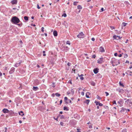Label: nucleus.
I'll return each instance as SVG.
<instances>
[{"mask_svg":"<svg viewBox=\"0 0 132 132\" xmlns=\"http://www.w3.org/2000/svg\"><path fill=\"white\" fill-rule=\"evenodd\" d=\"M81 94L82 95H84V92H82L81 93Z\"/></svg>","mask_w":132,"mask_h":132,"instance_id":"obj_64","label":"nucleus"},{"mask_svg":"<svg viewBox=\"0 0 132 132\" xmlns=\"http://www.w3.org/2000/svg\"><path fill=\"white\" fill-rule=\"evenodd\" d=\"M68 100V98L67 97H65L64 98V101L65 102V103L66 104H68L69 102L68 101H67V100Z\"/></svg>","mask_w":132,"mask_h":132,"instance_id":"obj_18","label":"nucleus"},{"mask_svg":"<svg viewBox=\"0 0 132 132\" xmlns=\"http://www.w3.org/2000/svg\"><path fill=\"white\" fill-rule=\"evenodd\" d=\"M63 110H64L68 111L69 110V108L66 106H64L63 108Z\"/></svg>","mask_w":132,"mask_h":132,"instance_id":"obj_20","label":"nucleus"},{"mask_svg":"<svg viewBox=\"0 0 132 132\" xmlns=\"http://www.w3.org/2000/svg\"><path fill=\"white\" fill-rule=\"evenodd\" d=\"M127 24V23H125L124 22H123L122 23V25L124 27Z\"/></svg>","mask_w":132,"mask_h":132,"instance_id":"obj_28","label":"nucleus"},{"mask_svg":"<svg viewBox=\"0 0 132 132\" xmlns=\"http://www.w3.org/2000/svg\"><path fill=\"white\" fill-rule=\"evenodd\" d=\"M22 23L17 24V25H19V26H21L22 25Z\"/></svg>","mask_w":132,"mask_h":132,"instance_id":"obj_61","label":"nucleus"},{"mask_svg":"<svg viewBox=\"0 0 132 132\" xmlns=\"http://www.w3.org/2000/svg\"><path fill=\"white\" fill-rule=\"evenodd\" d=\"M126 73L127 75L131 76V73H132V72L128 70L127 71Z\"/></svg>","mask_w":132,"mask_h":132,"instance_id":"obj_15","label":"nucleus"},{"mask_svg":"<svg viewBox=\"0 0 132 132\" xmlns=\"http://www.w3.org/2000/svg\"><path fill=\"white\" fill-rule=\"evenodd\" d=\"M122 132H127V130L126 129H123L122 131Z\"/></svg>","mask_w":132,"mask_h":132,"instance_id":"obj_38","label":"nucleus"},{"mask_svg":"<svg viewBox=\"0 0 132 132\" xmlns=\"http://www.w3.org/2000/svg\"><path fill=\"white\" fill-rule=\"evenodd\" d=\"M122 56V54H120L119 55H118V56H119V57H121Z\"/></svg>","mask_w":132,"mask_h":132,"instance_id":"obj_62","label":"nucleus"},{"mask_svg":"<svg viewBox=\"0 0 132 132\" xmlns=\"http://www.w3.org/2000/svg\"><path fill=\"white\" fill-rule=\"evenodd\" d=\"M11 21L12 23L16 24L20 22V20L18 17L14 16L12 18Z\"/></svg>","mask_w":132,"mask_h":132,"instance_id":"obj_1","label":"nucleus"},{"mask_svg":"<svg viewBox=\"0 0 132 132\" xmlns=\"http://www.w3.org/2000/svg\"><path fill=\"white\" fill-rule=\"evenodd\" d=\"M80 77V79L82 80L84 79V78L83 77Z\"/></svg>","mask_w":132,"mask_h":132,"instance_id":"obj_50","label":"nucleus"},{"mask_svg":"<svg viewBox=\"0 0 132 132\" xmlns=\"http://www.w3.org/2000/svg\"><path fill=\"white\" fill-rule=\"evenodd\" d=\"M99 105L100 106H103V104L101 103H100L99 104Z\"/></svg>","mask_w":132,"mask_h":132,"instance_id":"obj_51","label":"nucleus"},{"mask_svg":"<svg viewBox=\"0 0 132 132\" xmlns=\"http://www.w3.org/2000/svg\"><path fill=\"white\" fill-rule=\"evenodd\" d=\"M113 104H117L116 103V101L115 100L113 101Z\"/></svg>","mask_w":132,"mask_h":132,"instance_id":"obj_42","label":"nucleus"},{"mask_svg":"<svg viewBox=\"0 0 132 132\" xmlns=\"http://www.w3.org/2000/svg\"><path fill=\"white\" fill-rule=\"evenodd\" d=\"M120 111L121 112L123 113H126L127 112V109L123 107H122L121 108V110Z\"/></svg>","mask_w":132,"mask_h":132,"instance_id":"obj_4","label":"nucleus"},{"mask_svg":"<svg viewBox=\"0 0 132 132\" xmlns=\"http://www.w3.org/2000/svg\"><path fill=\"white\" fill-rule=\"evenodd\" d=\"M96 98L97 99H99L100 100L102 98L101 97H100L98 95H97L96 97Z\"/></svg>","mask_w":132,"mask_h":132,"instance_id":"obj_35","label":"nucleus"},{"mask_svg":"<svg viewBox=\"0 0 132 132\" xmlns=\"http://www.w3.org/2000/svg\"><path fill=\"white\" fill-rule=\"evenodd\" d=\"M53 118L54 119H55V120H56V121H58V117H57V118H55L54 117H53Z\"/></svg>","mask_w":132,"mask_h":132,"instance_id":"obj_48","label":"nucleus"},{"mask_svg":"<svg viewBox=\"0 0 132 132\" xmlns=\"http://www.w3.org/2000/svg\"><path fill=\"white\" fill-rule=\"evenodd\" d=\"M77 8L78 9H82V6L80 5H78L77 6Z\"/></svg>","mask_w":132,"mask_h":132,"instance_id":"obj_23","label":"nucleus"},{"mask_svg":"<svg viewBox=\"0 0 132 132\" xmlns=\"http://www.w3.org/2000/svg\"><path fill=\"white\" fill-rule=\"evenodd\" d=\"M91 40L92 41H94L95 40V38H92L91 39Z\"/></svg>","mask_w":132,"mask_h":132,"instance_id":"obj_55","label":"nucleus"},{"mask_svg":"<svg viewBox=\"0 0 132 132\" xmlns=\"http://www.w3.org/2000/svg\"><path fill=\"white\" fill-rule=\"evenodd\" d=\"M101 10L102 11L101 12L103 11H104V9L102 7L101 8ZM100 12H101V11H100Z\"/></svg>","mask_w":132,"mask_h":132,"instance_id":"obj_56","label":"nucleus"},{"mask_svg":"<svg viewBox=\"0 0 132 132\" xmlns=\"http://www.w3.org/2000/svg\"><path fill=\"white\" fill-rule=\"evenodd\" d=\"M54 35L55 36H56L57 35V32L56 31L54 30L53 32Z\"/></svg>","mask_w":132,"mask_h":132,"instance_id":"obj_16","label":"nucleus"},{"mask_svg":"<svg viewBox=\"0 0 132 132\" xmlns=\"http://www.w3.org/2000/svg\"><path fill=\"white\" fill-rule=\"evenodd\" d=\"M66 44L70 45V41H67L66 42Z\"/></svg>","mask_w":132,"mask_h":132,"instance_id":"obj_37","label":"nucleus"},{"mask_svg":"<svg viewBox=\"0 0 132 132\" xmlns=\"http://www.w3.org/2000/svg\"><path fill=\"white\" fill-rule=\"evenodd\" d=\"M103 57L100 58L97 60V63L99 64H101L103 62Z\"/></svg>","mask_w":132,"mask_h":132,"instance_id":"obj_6","label":"nucleus"},{"mask_svg":"<svg viewBox=\"0 0 132 132\" xmlns=\"http://www.w3.org/2000/svg\"><path fill=\"white\" fill-rule=\"evenodd\" d=\"M67 64L68 66H70L71 65V63H70L68 62V63Z\"/></svg>","mask_w":132,"mask_h":132,"instance_id":"obj_43","label":"nucleus"},{"mask_svg":"<svg viewBox=\"0 0 132 132\" xmlns=\"http://www.w3.org/2000/svg\"><path fill=\"white\" fill-rule=\"evenodd\" d=\"M22 63V61L21 60L20 61V62H18V63H16V64H15L14 65V67H18L20 65V64Z\"/></svg>","mask_w":132,"mask_h":132,"instance_id":"obj_7","label":"nucleus"},{"mask_svg":"<svg viewBox=\"0 0 132 132\" xmlns=\"http://www.w3.org/2000/svg\"><path fill=\"white\" fill-rule=\"evenodd\" d=\"M62 16L64 17H65L67 16V15L66 13H64Z\"/></svg>","mask_w":132,"mask_h":132,"instance_id":"obj_45","label":"nucleus"},{"mask_svg":"<svg viewBox=\"0 0 132 132\" xmlns=\"http://www.w3.org/2000/svg\"><path fill=\"white\" fill-rule=\"evenodd\" d=\"M15 68L14 67H12L11 68L10 71H9V73L10 74H12L14 71Z\"/></svg>","mask_w":132,"mask_h":132,"instance_id":"obj_8","label":"nucleus"},{"mask_svg":"<svg viewBox=\"0 0 132 132\" xmlns=\"http://www.w3.org/2000/svg\"><path fill=\"white\" fill-rule=\"evenodd\" d=\"M55 95L56 96H57V97H59V96H60L61 95L60 94H59L58 93H55Z\"/></svg>","mask_w":132,"mask_h":132,"instance_id":"obj_29","label":"nucleus"},{"mask_svg":"<svg viewBox=\"0 0 132 132\" xmlns=\"http://www.w3.org/2000/svg\"><path fill=\"white\" fill-rule=\"evenodd\" d=\"M67 94L68 95L70 94V91H68L67 92Z\"/></svg>","mask_w":132,"mask_h":132,"instance_id":"obj_54","label":"nucleus"},{"mask_svg":"<svg viewBox=\"0 0 132 132\" xmlns=\"http://www.w3.org/2000/svg\"><path fill=\"white\" fill-rule=\"evenodd\" d=\"M87 94H89V95L90 93H89L88 92H87V93L86 94V97L87 98H89V97L87 95Z\"/></svg>","mask_w":132,"mask_h":132,"instance_id":"obj_26","label":"nucleus"},{"mask_svg":"<svg viewBox=\"0 0 132 132\" xmlns=\"http://www.w3.org/2000/svg\"><path fill=\"white\" fill-rule=\"evenodd\" d=\"M94 103L96 104V105H99V104L100 103V102H97L95 101L94 102Z\"/></svg>","mask_w":132,"mask_h":132,"instance_id":"obj_27","label":"nucleus"},{"mask_svg":"<svg viewBox=\"0 0 132 132\" xmlns=\"http://www.w3.org/2000/svg\"><path fill=\"white\" fill-rule=\"evenodd\" d=\"M104 107L106 109H109V107L107 106H104Z\"/></svg>","mask_w":132,"mask_h":132,"instance_id":"obj_32","label":"nucleus"},{"mask_svg":"<svg viewBox=\"0 0 132 132\" xmlns=\"http://www.w3.org/2000/svg\"><path fill=\"white\" fill-rule=\"evenodd\" d=\"M62 100H61L60 101V104H61L62 103Z\"/></svg>","mask_w":132,"mask_h":132,"instance_id":"obj_60","label":"nucleus"},{"mask_svg":"<svg viewBox=\"0 0 132 132\" xmlns=\"http://www.w3.org/2000/svg\"><path fill=\"white\" fill-rule=\"evenodd\" d=\"M117 59L114 58H113L112 59L111 62L113 66L118 65V64L117 63Z\"/></svg>","mask_w":132,"mask_h":132,"instance_id":"obj_2","label":"nucleus"},{"mask_svg":"<svg viewBox=\"0 0 132 132\" xmlns=\"http://www.w3.org/2000/svg\"><path fill=\"white\" fill-rule=\"evenodd\" d=\"M78 3V2H73V5H77V3Z\"/></svg>","mask_w":132,"mask_h":132,"instance_id":"obj_36","label":"nucleus"},{"mask_svg":"<svg viewBox=\"0 0 132 132\" xmlns=\"http://www.w3.org/2000/svg\"><path fill=\"white\" fill-rule=\"evenodd\" d=\"M113 38L117 40L121 39V38L120 37L118 36H117L116 35H114L113 36Z\"/></svg>","mask_w":132,"mask_h":132,"instance_id":"obj_9","label":"nucleus"},{"mask_svg":"<svg viewBox=\"0 0 132 132\" xmlns=\"http://www.w3.org/2000/svg\"><path fill=\"white\" fill-rule=\"evenodd\" d=\"M99 51L100 52H104L105 50L104 49V48L103 47L101 46V47H100V48Z\"/></svg>","mask_w":132,"mask_h":132,"instance_id":"obj_13","label":"nucleus"},{"mask_svg":"<svg viewBox=\"0 0 132 132\" xmlns=\"http://www.w3.org/2000/svg\"><path fill=\"white\" fill-rule=\"evenodd\" d=\"M44 28L43 27H42L41 28V31L43 32H44Z\"/></svg>","mask_w":132,"mask_h":132,"instance_id":"obj_39","label":"nucleus"},{"mask_svg":"<svg viewBox=\"0 0 132 132\" xmlns=\"http://www.w3.org/2000/svg\"><path fill=\"white\" fill-rule=\"evenodd\" d=\"M128 56V55L126 54H124V58H126Z\"/></svg>","mask_w":132,"mask_h":132,"instance_id":"obj_33","label":"nucleus"},{"mask_svg":"<svg viewBox=\"0 0 132 132\" xmlns=\"http://www.w3.org/2000/svg\"><path fill=\"white\" fill-rule=\"evenodd\" d=\"M89 128H92V126L91 123L89 125Z\"/></svg>","mask_w":132,"mask_h":132,"instance_id":"obj_34","label":"nucleus"},{"mask_svg":"<svg viewBox=\"0 0 132 132\" xmlns=\"http://www.w3.org/2000/svg\"><path fill=\"white\" fill-rule=\"evenodd\" d=\"M37 8L38 9H39L40 8V7L39 6L38 4H37Z\"/></svg>","mask_w":132,"mask_h":132,"instance_id":"obj_52","label":"nucleus"},{"mask_svg":"<svg viewBox=\"0 0 132 132\" xmlns=\"http://www.w3.org/2000/svg\"><path fill=\"white\" fill-rule=\"evenodd\" d=\"M19 115H20L22 116H23L24 115L23 112L22 111H20V112H19Z\"/></svg>","mask_w":132,"mask_h":132,"instance_id":"obj_17","label":"nucleus"},{"mask_svg":"<svg viewBox=\"0 0 132 132\" xmlns=\"http://www.w3.org/2000/svg\"><path fill=\"white\" fill-rule=\"evenodd\" d=\"M36 82H37V84H39V82L38 80H35Z\"/></svg>","mask_w":132,"mask_h":132,"instance_id":"obj_49","label":"nucleus"},{"mask_svg":"<svg viewBox=\"0 0 132 132\" xmlns=\"http://www.w3.org/2000/svg\"><path fill=\"white\" fill-rule=\"evenodd\" d=\"M8 113L11 116H13L14 114V112L12 110L9 111Z\"/></svg>","mask_w":132,"mask_h":132,"instance_id":"obj_14","label":"nucleus"},{"mask_svg":"<svg viewBox=\"0 0 132 132\" xmlns=\"http://www.w3.org/2000/svg\"><path fill=\"white\" fill-rule=\"evenodd\" d=\"M90 102V100H86L85 102L87 104H89V102Z\"/></svg>","mask_w":132,"mask_h":132,"instance_id":"obj_24","label":"nucleus"},{"mask_svg":"<svg viewBox=\"0 0 132 132\" xmlns=\"http://www.w3.org/2000/svg\"><path fill=\"white\" fill-rule=\"evenodd\" d=\"M38 89V88L37 87L34 86L32 88V89L36 91Z\"/></svg>","mask_w":132,"mask_h":132,"instance_id":"obj_19","label":"nucleus"},{"mask_svg":"<svg viewBox=\"0 0 132 132\" xmlns=\"http://www.w3.org/2000/svg\"><path fill=\"white\" fill-rule=\"evenodd\" d=\"M84 34L82 32H80L77 36V37L79 38H83L84 37Z\"/></svg>","mask_w":132,"mask_h":132,"instance_id":"obj_5","label":"nucleus"},{"mask_svg":"<svg viewBox=\"0 0 132 132\" xmlns=\"http://www.w3.org/2000/svg\"><path fill=\"white\" fill-rule=\"evenodd\" d=\"M69 101L70 103H71L72 102L70 100H68V101Z\"/></svg>","mask_w":132,"mask_h":132,"instance_id":"obj_58","label":"nucleus"},{"mask_svg":"<svg viewBox=\"0 0 132 132\" xmlns=\"http://www.w3.org/2000/svg\"><path fill=\"white\" fill-rule=\"evenodd\" d=\"M125 103H126L129 106H131L132 105V102L131 99H128L126 101Z\"/></svg>","mask_w":132,"mask_h":132,"instance_id":"obj_3","label":"nucleus"},{"mask_svg":"<svg viewBox=\"0 0 132 132\" xmlns=\"http://www.w3.org/2000/svg\"><path fill=\"white\" fill-rule=\"evenodd\" d=\"M122 102H123L122 100L121 99L119 101H118V104H120L122 103Z\"/></svg>","mask_w":132,"mask_h":132,"instance_id":"obj_22","label":"nucleus"},{"mask_svg":"<svg viewBox=\"0 0 132 132\" xmlns=\"http://www.w3.org/2000/svg\"><path fill=\"white\" fill-rule=\"evenodd\" d=\"M78 75L79 77H81L82 76H83L84 75L82 74H81L80 75Z\"/></svg>","mask_w":132,"mask_h":132,"instance_id":"obj_59","label":"nucleus"},{"mask_svg":"<svg viewBox=\"0 0 132 132\" xmlns=\"http://www.w3.org/2000/svg\"><path fill=\"white\" fill-rule=\"evenodd\" d=\"M5 130L4 132H7V128H5Z\"/></svg>","mask_w":132,"mask_h":132,"instance_id":"obj_63","label":"nucleus"},{"mask_svg":"<svg viewBox=\"0 0 132 132\" xmlns=\"http://www.w3.org/2000/svg\"><path fill=\"white\" fill-rule=\"evenodd\" d=\"M24 19L26 21H28V17L26 16L24 17Z\"/></svg>","mask_w":132,"mask_h":132,"instance_id":"obj_25","label":"nucleus"},{"mask_svg":"<svg viewBox=\"0 0 132 132\" xmlns=\"http://www.w3.org/2000/svg\"><path fill=\"white\" fill-rule=\"evenodd\" d=\"M11 3L13 4H16L17 3V0H13L11 1Z\"/></svg>","mask_w":132,"mask_h":132,"instance_id":"obj_11","label":"nucleus"},{"mask_svg":"<svg viewBox=\"0 0 132 132\" xmlns=\"http://www.w3.org/2000/svg\"><path fill=\"white\" fill-rule=\"evenodd\" d=\"M60 118L61 119H63L64 118V117L63 115H61L60 117Z\"/></svg>","mask_w":132,"mask_h":132,"instance_id":"obj_44","label":"nucleus"},{"mask_svg":"<svg viewBox=\"0 0 132 132\" xmlns=\"http://www.w3.org/2000/svg\"><path fill=\"white\" fill-rule=\"evenodd\" d=\"M9 111L7 109L4 108L3 110L2 111L5 113H8Z\"/></svg>","mask_w":132,"mask_h":132,"instance_id":"obj_10","label":"nucleus"},{"mask_svg":"<svg viewBox=\"0 0 132 132\" xmlns=\"http://www.w3.org/2000/svg\"><path fill=\"white\" fill-rule=\"evenodd\" d=\"M60 125L61 126H63L64 123L63 122H60Z\"/></svg>","mask_w":132,"mask_h":132,"instance_id":"obj_40","label":"nucleus"},{"mask_svg":"<svg viewBox=\"0 0 132 132\" xmlns=\"http://www.w3.org/2000/svg\"><path fill=\"white\" fill-rule=\"evenodd\" d=\"M119 84L122 87H123L124 86V85H123V83H121V81L119 82Z\"/></svg>","mask_w":132,"mask_h":132,"instance_id":"obj_30","label":"nucleus"},{"mask_svg":"<svg viewBox=\"0 0 132 132\" xmlns=\"http://www.w3.org/2000/svg\"><path fill=\"white\" fill-rule=\"evenodd\" d=\"M118 54L117 53H116L114 54V55L115 56H117Z\"/></svg>","mask_w":132,"mask_h":132,"instance_id":"obj_53","label":"nucleus"},{"mask_svg":"<svg viewBox=\"0 0 132 132\" xmlns=\"http://www.w3.org/2000/svg\"><path fill=\"white\" fill-rule=\"evenodd\" d=\"M98 69L97 68L94 69L93 70V71L95 74H96L98 72Z\"/></svg>","mask_w":132,"mask_h":132,"instance_id":"obj_12","label":"nucleus"},{"mask_svg":"<svg viewBox=\"0 0 132 132\" xmlns=\"http://www.w3.org/2000/svg\"><path fill=\"white\" fill-rule=\"evenodd\" d=\"M68 83L72 84L71 81V80H69L68 81Z\"/></svg>","mask_w":132,"mask_h":132,"instance_id":"obj_57","label":"nucleus"},{"mask_svg":"<svg viewBox=\"0 0 132 132\" xmlns=\"http://www.w3.org/2000/svg\"><path fill=\"white\" fill-rule=\"evenodd\" d=\"M69 48L67 46H66L64 47V50L65 52H67L69 50Z\"/></svg>","mask_w":132,"mask_h":132,"instance_id":"obj_21","label":"nucleus"},{"mask_svg":"<svg viewBox=\"0 0 132 132\" xmlns=\"http://www.w3.org/2000/svg\"><path fill=\"white\" fill-rule=\"evenodd\" d=\"M55 94H54V93H53V94H52V96L53 97H54V96H55Z\"/></svg>","mask_w":132,"mask_h":132,"instance_id":"obj_47","label":"nucleus"},{"mask_svg":"<svg viewBox=\"0 0 132 132\" xmlns=\"http://www.w3.org/2000/svg\"><path fill=\"white\" fill-rule=\"evenodd\" d=\"M96 57V56L95 55H93L92 56V57L94 58H95Z\"/></svg>","mask_w":132,"mask_h":132,"instance_id":"obj_46","label":"nucleus"},{"mask_svg":"<svg viewBox=\"0 0 132 132\" xmlns=\"http://www.w3.org/2000/svg\"><path fill=\"white\" fill-rule=\"evenodd\" d=\"M91 85L93 86H95V84L94 82H92L91 83Z\"/></svg>","mask_w":132,"mask_h":132,"instance_id":"obj_31","label":"nucleus"},{"mask_svg":"<svg viewBox=\"0 0 132 132\" xmlns=\"http://www.w3.org/2000/svg\"><path fill=\"white\" fill-rule=\"evenodd\" d=\"M105 93L106 94V96H108L109 95V93L107 92H105Z\"/></svg>","mask_w":132,"mask_h":132,"instance_id":"obj_41","label":"nucleus"}]
</instances>
